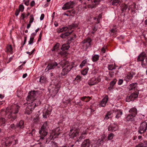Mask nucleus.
I'll list each match as a JSON object with an SVG mask.
<instances>
[{"label": "nucleus", "instance_id": "obj_33", "mask_svg": "<svg viewBox=\"0 0 147 147\" xmlns=\"http://www.w3.org/2000/svg\"><path fill=\"white\" fill-rule=\"evenodd\" d=\"M78 26V24L74 23L71 25H69L68 27L69 29L71 30L74 28L77 27Z\"/></svg>", "mask_w": 147, "mask_h": 147}, {"label": "nucleus", "instance_id": "obj_41", "mask_svg": "<svg viewBox=\"0 0 147 147\" xmlns=\"http://www.w3.org/2000/svg\"><path fill=\"white\" fill-rule=\"evenodd\" d=\"M108 68L109 70H112L115 69V68L113 64L109 65L108 66Z\"/></svg>", "mask_w": 147, "mask_h": 147}, {"label": "nucleus", "instance_id": "obj_14", "mask_svg": "<svg viewBox=\"0 0 147 147\" xmlns=\"http://www.w3.org/2000/svg\"><path fill=\"white\" fill-rule=\"evenodd\" d=\"M146 57V54L144 52L141 53L138 56L137 58V61H142V60L144 59Z\"/></svg>", "mask_w": 147, "mask_h": 147}, {"label": "nucleus", "instance_id": "obj_20", "mask_svg": "<svg viewBox=\"0 0 147 147\" xmlns=\"http://www.w3.org/2000/svg\"><path fill=\"white\" fill-rule=\"evenodd\" d=\"M134 116H132V115L129 114L126 117V120L127 121H131V122L134 123Z\"/></svg>", "mask_w": 147, "mask_h": 147}, {"label": "nucleus", "instance_id": "obj_62", "mask_svg": "<svg viewBox=\"0 0 147 147\" xmlns=\"http://www.w3.org/2000/svg\"><path fill=\"white\" fill-rule=\"evenodd\" d=\"M24 9V5H20L19 6V9Z\"/></svg>", "mask_w": 147, "mask_h": 147}, {"label": "nucleus", "instance_id": "obj_52", "mask_svg": "<svg viewBox=\"0 0 147 147\" xmlns=\"http://www.w3.org/2000/svg\"><path fill=\"white\" fill-rule=\"evenodd\" d=\"M34 39V37H32L30 38L29 41V44L30 45L33 43V41Z\"/></svg>", "mask_w": 147, "mask_h": 147}, {"label": "nucleus", "instance_id": "obj_2", "mask_svg": "<svg viewBox=\"0 0 147 147\" xmlns=\"http://www.w3.org/2000/svg\"><path fill=\"white\" fill-rule=\"evenodd\" d=\"M59 64L63 67H64L61 73V75L62 76H64L67 75L74 67V63L69 62L68 61H65L60 62Z\"/></svg>", "mask_w": 147, "mask_h": 147}, {"label": "nucleus", "instance_id": "obj_48", "mask_svg": "<svg viewBox=\"0 0 147 147\" xmlns=\"http://www.w3.org/2000/svg\"><path fill=\"white\" fill-rule=\"evenodd\" d=\"M113 133L110 134L108 136V139L109 140H111L113 137Z\"/></svg>", "mask_w": 147, "mask_h": 147}, {"label": "nucleus", "instance_id": "obj_63", "mask_svg": "<svg viewBox=\"0 0 147 147\" xmlns=\"http://www.w3.org/2000/svg\"><path fill=\"white\" fill-rule=\"evenodd\" d=\"M35 4V2L34 1H32L30 3V5L32 7L34 6Z\"/></svg>", "mask_w": 147, "mask_h": 147}, {"label": "nucleus", "instance_id": "obj_28", "mask_svg": "<svg viewBox=\"0 0 147 147\" xmlns=\"http://www.w3.org/2000/svg\"><path fill=\"white\" fill-rule=\"evenodd\" d=\"M6 49H7L6 52H9L11 54L13 53V52L12 51V48L11 45H7L6 47Z\"/></svg>", "mask_w": 147, "mask_h": 147}, {"label": "nucleus", "instance_id": "obj_3", "mask_svg": "<svg viewBox=\"0 0 147 147\" xmlns=\"http://www.w3.org/2000/svg\"><path fill=\"white\" fill-rule=\"evenodd\" d=\"M80 125V123L78 122L74 125L72 127V129H70L69 134V136L72 138L76 137L79 134V132L78 130V127Z\"/></svg>", "mask_w": 147, "mask_h": 147}, {"label": "nucleus", "instance_id": "obj_55", "mask_svg": "<svg viewBox=\"0 0 147 147\" xmlns=\"http://www.w3.org/2000/svg\"><path fill=\"white\" fill-rule=\"evenodd\" d=\"M24 10H16V11L15 13V15L16 16H18L20 11H21L22 12Z\"/></svg>", "mask_w": 147, "mask_h": 147}, {"label": "nucleus", "instance_id": "obj_22", "mask_svg": "<svg viewBox=\"0 0 147 147\" xmlns=\"http://www.w3.org/2000/svg\"><path fill=\"white\" fill-rule=\"evenodd\" d=\"M100 1V0H94V4H93L92 5H88V7L90 8H94L95 7L98 5V3Z\"/></svg>", "mask_w": 147, "mask_h": 147}, {"label": "nucleus", "instance_id": "obj_7", "mask_svg": "<svg viewBox=\"0 0 147 147\" xmlns=\"http://www.w3.org/2000/svg\"><path fill=\"white\" fill-rule=\"evenodd\" d=\"M100 79L98 78L94 77L89 80L88 84L90 86H92L97 84L100 81Z\"/></svg>", "mask_w": 147, "mask_h": 147}, {"label": "nucleus", "instance_id": "obj_8", "mask_svg": "<svg viewBox=\"0 0 147 147\" xmlns=\"http://www.w3.org/2000/svg\"><path fill=\"white\" fill-rule=\"evenodd\" d=\"M138 93L134 92L130 96H127L126 98V101L127 102H129L131 101H133L138 96Z\"/></svg>", "mask_w": 147, "mask_h": 147}, {"label": "nucleus", "instance_id": "obj_15", "mask_svg": "<svg viewBox=\"0 0 147 147\" xmlns=\"http://www.w3.org/2000/svg\"><path fill=\"white\" fill-rule=\"evenodd\" d=\"M13 141L14 142V144H16L17 143V141L16 140H13V138H9L5 142V144L7 146H9L10 144L12 143Z\"/></svg>", "mask_w": 147, "mask_h": 147}, {"label": "nucleus", "instance_id": "obj_64", "mask_svg": "<svg viewBox=\"0 0 147 147\" xmlns=\"http://www.w3.org/2000/svg\"><path fill=\"white\" fill-rule=\"evenodd\" d=\"M44 14H42L40 16V19L41 20H42L43 19L44 17Z\"/></svg>", "mask_w": 147, "mask_h": 147}, {"label": "nucleus", "instance_id": "obj_4", "mask_svg": "<svg viewBox=\"0 0 147 147\" xmlns=\"http://www.w3.org/2000/svg\"><path fill=\"white\" fill-rule=\"evenodd\" d=\"M47 127V121H45L41 128L39 133L40 135V139H43L44 137L46 136L47 134L46 131V128Z\"/></svg>", "mask_w": 147, "mask_h": 147}, {"label": "nucleus", "instance_id": "obj_57", "mask_svg": "<svg viewBox=\"0 0 147 147\" xmlns=\"http://www.w3.org/2000/svg\"><path fill=\"white\" fill-rule=\"evenodd\" d=\"M30 0H24V4L26 5H28L29 4Z\"/></svg>", "mask_w": 147, "mask_h": 147}, {"label": "nucleus", "instance_id": "obj_39", "mask_svg": "<svg viewBox=\"0 0 147 147\" xmlns=\"http://www.w3.org/2000/svg\"><path fill=\"white\" fill-rule=\"evenodd\" d=\"M105 136H102L101 138L99 139L98 140V141L100 142V144H101L102 143H103L104 141H105Z\"/></svg>", "mask_w": 147, "mask_h": 147}, {"label": "nucleus", "instance_id": "obj_35", "mask_svg": "<svg viewBox=\"0 0 147 147\" xmlns=\"http://www.w3.org/2000/svg\"><path fill=\"white\" fill-rule=\"evenodd\" d=\"M67 12L69 14V16H74V14L76 13V12L74 10H68L67 11Z\"/></svg>", "mask_w": 147, "mask_h": 147}, {"label": "nucleus", "instance_id": "obj_11", "mask_svg": "<svg viewBox=\"0 0 147 147\" xmlns=\"http://www.w3.org/2000/svg\"><path fill=\"white\" fill-rule=\"evenodd\" d=\"M58 64L55 62L54 63H50L48 65L46 69H48V71L50 69H54L56 66H57L58 68H59L60 66H58Z\"/></svg>", "mask_w": 147, "mask_h": 147}, {"label": "nucleus", "instance_id": "obj_1", "mask_svg": "<svg viewBox=\"0 0 147 147\" xmlns=\"http://www.w3.org/2000/svg\"><path fill=\"white\" fill-rule=\"evenodd\" d=\"M20 109V107L18 105H14L12 106L6 108L5 112L8 117L12 120H15L16 118V115L17 113Z\"/></svg>", "mask_w": 147, "mask_h": 147}, {"label": "nucleus", "instance_id": "obj_60", "mask_svg": "<svg viewBox=\"0 0 147 147\" xmlns=\"http://www.w3.org/2000/svg\"><path fill=\"white\" fill-rule=\"evenodd\" d=\"M60 44L58 43H57L54 46V47L56 49L58 48Z\"/></svg>", "mask_w": 147, "mask_h": 147}, {"label": "nucleus", "instance_id": "obj_32", "mask_svg": "<svg viewBox=\"0 0 147 147\" xmlns=\"http://www.w3.org/2000/svg\"><path fill=\"white\" fill-rule=\"evenodd\" d=\"M90 98V97L89 96H84L81 97V99L83 101L87 102L89 101Z\"/></svg>", "mask_w": 147, "mask_h": 147}, {"label": "nucleus", "instance_id": "obj_42", "mask_svg": "<svg viewBox=\"0 0 147 147\" xmlns=\"http://www.w3.org/2000/svg\"><path fill=\"white\" fill-rule=\"evenodd\" d=\"M87 134V132L86 131H83L82 133L80 136L83 139H84L85 138L86 135Z\"/></svg>", "mask_w": 147, "mask_h": 147}, {"label": "nucleus", "instance_id": "obj_45", "mask_svg": "<svg viewBox=\"0 0 147 147\" xmlns=\"http://www.w3.org/2000/svg\"><path fill=\"white\" fill-rule=\"evenodd\" d=\"M111 113L110 112H108L105 115V119H107L110 118V116L111 115Z\"/></svg>", "mask_w": 147, "mask_h": 147}, {"label": "nucleus", "instance_id": "obj_34", "mask_svg": "<svg viewBox=\"0 0 147 147\" xmlns=\"http://www.w3.org/2000/svg\"><path fill=\"white\" fill-rule=\"evenodd\" d=\"M99 56L98 55H95L92 57V61L93 62H95L99 59Z\"/></svg>", "mask_w": 147, "mask_h": 147}, {"label": "nucleus", "instance_id": "obj_59", "mask_svg": "<svg viewBox=\"0 0 147 147\" xmlns=\"http://www.w3.org/2000/svg\"><path fill=\"white\" fill-rule=\"evenodd\" d=\"M114 75V72L113 71H109V75L111 78L113 77Z\"/></svg>", "mask_w": 147, "mask_h": 147}, {"label": "nucleus", "instance_id": "obj_13", "mask_svg": "<svg viewBox=\"0 0 147 147\" xmlns=\"http://www.w3.org/2000/svg\"><path fill=\"white\" fill-rule=\"evenodd\" d=\"M109 98L108 95H106L101 101L100 103V105L102 107H105L106 103L107 102Z\"/></svg>", "mask_w": 147, "mask_h": 147}, {"label": "nucleus", "instance_id": "obj_9", "mask_svg": "<svg viewBox=\"0 0 147 147\" xmlns=\"http://www.w3.org/2000/svg\"><path fill=\"white\" fill-rule=\"evenodd\" d=\"M30 102H29L27 104L28 106L26 109L25 112V113L28 115L30 114L32 112V111L34 110L35 107L31 103H30Z\"/></svg>", "mask_w": 147, "mask_h": 147}, {"label": "nucleus", "instance_id": "obj_44", "mask_svg": "<svg viewBox=\"0 0 147 147\" xmlns=\"http://www.w3.org/2000/svg\"><path fill=\"white\" fill-rule=\"evenodd\" d=\"M49 113L47 111H45L44 112L43 114V117L44 118H47V116L48 115H49Z\"/></svg>", "mask_w": 147, "mask_h": 147}, {"label": "nucleus", "instance_id": "obj_46", "mask_svg": "<svg viewBox=\"0 0 147 147\" xmlns=\"http://www.w3.org/2000/svg\"><path fill=\"white\" fill-rule=\"evenodd\" d=\"M10 129H15L17 128L16 127V126H15V125L14 124H11L9 127Z\"/></svg>", "mask_w": 147, "mask_h": 147}, {"label": "nucleus", "instance_id": "obj_21", "mask_svg": "<svg viewBox=\"0 0 147 147\" xmlns=\"http://www.w3.org/2000/svg\"><path fill=\"white\" fill-rule=\"evenodd\" d=\"M135 147H147V141L143 140Z\"/></svg>", "mask_w": 147, "mask_h": 147}, {"label": "nucleus", "instance_id": "obj_40", "mask_svg": "<svg viewBox=\"0 0 147 147\" xmlns=\"http://www.w3.org/2000/svg\"><path fill=\"white\" fill-rule=\"evenodd\" d=\"M117 82V80L116 79H114L110 83V85L112 86L113 87Z\"/></svg>", "mask_w": 147, "mask_h": 147}, {"label": "nucleus", "instance_id": "obj_54", "mask_svg": "<svg viewBox=\"0 0 147 147\" xmlns=\"http://www.w3.org/2000/svg\"><path fill=\"white\" fill-rule=\"evenodd\" d=\"M111 33H113L114 34H116V33L117 32V30L116 28H112L111 30Z\"/></svg>", "mask_w": 147, "mask_h": 147}, {"label": "nucleus", "instance_id": "obj_43", "mask_svg": "<svg viewBox=\"0 0 147 147\" xmlns=\"http://www.w3.org/2000/svg\"><path fill=\"white\" fill-rule=\"evenodd\" d=\"M88 68L87 67L86 68H85L82 71V74L84 75H85L87 74L88 73Z\"/></svg>", "mask_w": 147, "mask_h": 147}, {"label": "nucleus", "instance_id": "obj_56", "mask_svg": "<svg viewBox=\"0 0 147 147\" xmlns=\"http://www.w3.org/2000/svg\"><path fill=\"white\" fill-rule=\"evenodd\" d=\"M13 57V56L12 57H10L8 59H7V60H7V62H6L7 63H8L10 61H11L12 60Z\"/></svg>", "mask_w": 147, "mask_h": 147}, {"label": "nucleus", "instance_id": "obj_31", "mask_svg": "<svg viewBox=\"0 0 147 147\" xmlns=\"http://www.w3.org/2000/svg\"><path fill=\"white\" fill-rule=\"evenodd\" d=\"M73 31H72L70 33L68 32H65L64 33L60 35V37L63 38H65L67 36L69 35L70 34H71Z\"/></svg>", "mask_w": 147, "mask_h": 147}, {"label": "nucleus", "instance_id": "obj_36", "mask_svg": "<svg viewBox=\"0 0 147 147\" xmlns=\"http://www.w3.org/2000/svg\"><path fill=\"white\" fill-rule=\"evenodd\" d=\"M141 61V65L143 67H144L147 66V60L145 59V60L144 59Z\"/></svg>", "mask_w": 147, "mask_h": 147}, {"label": "nucleus", "instance_id": "obj_38", "mask_svg": "<svg viewBox=\"0 0 147 147\" xmlns=\"http://www.w3.org/2000/svg\"><path fill=\"white\" fill-rule=\"evenodd\" d=\"M87 60L86 59H85L83 61L80 65V67L81 68H82V67L85 65V64L87 63Z\"/></svg>", "mask_w": 147, "mask_h": 147}, {"label": "nucleus", "instance_id": "obj_17", "mask_svg": "<svg viewBox=\"0 0 147 147\" xmlns=\"http://www.w3.org/2000/svg\"><path fill=\"white\" fill-rule=\"evenodd\" d=\"M90 144V141L89 139H86L82 143L81 147H89Z\"/></svg>", "mask_w": 147, "mask_h": 147}, {"label": "nucleus", "instance_id": "obj_58", "mask_svg": "<svg viewBox=\"0 0 147 147\" xmlns=\"http://www.w3.org/2000/svg\"><path fill=\"white\" fill-rule=\"evenodd\" d=\"M123 82V80L121 79H119L118 82V84L119 85H121Z\"/></svg>", "mask_w": 147, "mask_h": 147}, {"label": "nucleus", "instance_id": "obj_18", "mask_svg": "<svg viewBox=\"0 0 147 147\" xmlns=\"http://www.w3.org/2000/svg\"><path fill=\"white\" fill-rule=\"evenodd\" d=\"M118 129V126L117 125L114 124L113 125H110L108 127V129L109 131H115Z\"/></svg>", "mask_w": 147, "mask_h": 147}, {"label": "nucleus", "instance_id": "obj_25", "mask_svg": "<svg viewBox=\"0 0 147 147\" xmlns=\"http://www.w3.org/2000/svg\"><path fill=\"white\" fill-rule=\"evenodd\" d=\"M16 127L17 128L22 129L24 127V122L22 120L20 121L16 125Z\"/></svg>", "mask_w": 147, "mask_h": 147}, {"label": "nucleus", "instance_id": "obj_16", "mask_svg": "<svg viewBox=\"0 0 147 147\" xmlns=\"http://www.w3.org/2000/svg\"><path fill=\"white\" fill-rule=\"evenodd\" d=\"M129 112L130 113L129 114L132 115V116H134V117H135L137 114V109L135 107H133L130 109L129 111Z\"/></svg>", "mask_w": 147, "mask_h": 147}, {"label": "nucleus", "instance_id": "obj_37", "mask_svg": "<svg viewBox=\"0 0 147 147\" xmlns=\"http://www.w3.org/2000/svg\"><path fill=\"white\" fill-rule=\"evenodd\" d=\"M113 5H117L119 2V0H111Z\"/></svg>", "mask_w": 147, "mask_h": 147}, {"label": "nucleus", "instance_id": "obj_27", "mask_svg": "<svg viewBox=\"0 0 147 147\" xmlns=\"http://www.w3.org/2000/svg\"><path fill=\"white\" fill-rule=\"evenodd\" d=\"M137 83H133L131 84L128 87V89L129 90H132L136 88L137 86Z\"/></svg>", "mask_w": 147, "mask_h": 147}, {"label": "nucleus", "instance_id": "obj_23", "mask_svg": "<svg viewBox=\"0 0 147 147\" xmlns=\"http://www.w3.org/2000/svg\"><path fill=\"white\" fill-rule=\"evenodd\" d=\"M61 133V131L60 130L59 128L58 127L55 130V132L54 133H52V135L53 136H55L56 137L58 136L59 134Z\"/></svg>", "mask_w": 147, "mask_h": 147}, {"label": "nucleus", "instance_id": "obj_50", "mask_svg": "<svg viewBox=\"0 0 147 147\" xmlns=\"http://www.w3.org/2000/svg\"><path fill=\"white\" fill-rule=\"evenodd\" d=\"M98 18L97 19V22L96 23L97 24L99 23L100 22V19L102 17V15L101 14H100L98 16Z\"/></svg>", "mask_w": 147, "mask_h": 147}, {"label": "nucleus", "instance_id": "obj_53", "mask_svg": "<svg viewBox=\"0 0 147 147\" xmlns=\"http://www.w3.org/2000/svg\"><path fill=\"white\" fill-rule=\"evenodd\" d=\"M67 54V53L65 51H61L59 52V54L61 55L62 56H64L66 55Z\"/></svg>", "mask_w": 147, "mask_h": 147}, {"label": "nucleus", "instance_id": "obj_12", "mask_svg": "<svg viewBox=\"0 0 147 147\" xmlns=\"http://www.w3.org/2000/svg\"><path fill=\"white\" fill-rule=\"evenodd\" d=\"M113 113L114 115H115V118L118 119L122 114V112L121 110L116 109L113 111Z\"/></svg>", "mask_w": 147, "mask_h": 147}, {"label": "nucleus", "instance_id": "obj_29", "mask_svg": "<svg viewBox=\"0 0 147 147\" xmlns=\"http://www.w3.org/2000/svg\"><path fill=\"white\" fill-rule=\"evenodd\" d=\"M70 47L69 45L68 44H63L61 48V49L63 51L68 50Z\"/></svg>", "mask_w": 147, "mask_h": 147}, {"label": "nucleus", "instance_id": "obj_51", "mask_svg": "<svg viewBox=\"0 0 147 147\" xmlns=\"http://www.w3.org/2000/svg\"><path fill=\"white\" fill-rule=\"evenodd\" d=\"M30 20H29V22L30 23H31L33 22V21L34 20V17L33 16V15H31L30 16Z\"/></svg>", "mask_w": 147, "mask_h": 147}, {"label": "nucleus", "instance_id": "obj_6", "mask_svg": "<svg viewBox=\"0 0 147 147\" xmlns=\"http://www.w3.org/2000/svg\"><path fill=\"white\" fill-rule=\"evenodd\" d=\"M147 129V123L144 121L141 123L138 131V133L140 134L145 133Z\"/></svg>", "mask_w": 147, "mask_h": 147}, {"label": "nucleus", "instance_id": "obj_19", "mask_svg": "<svg viewBox=\"0 0 147 147\" xmlns=\"http://www.w3.org/2000/svg\"><path fill=\"white\" fill-rule=\"evenodd\" d=\"M32 104L35 107L36 106H38L40 105L41 104V102L40 100L38 98H36L34 100L31 102Z\"/></svg>", "mask_w": 147, "mask_h": 147}, {"label": "nucleus", "instance_id": "obj_5", "mask_svg": "<svg viewBox=\"0 0 147 147\" xmlns=\"http://www.w3.org/2000/svg\"><path fill=\"white\" fill-rule=\"evenodd\" d=\"M36 93L37 92L34 91L30 92L29 93V95L26 98L27 101L31 102L34 100L36 99Z\"/></svg>", "mask_w": 147, "mask_h": 147}, {"label": "nucleus", "instance_id": "obj_47", "mask_svg": "<svg viewBox=\"0 0 147 147\" xmlns=\"http://www.w3.org/2000/svg\"><path fill=\"white\" fill-rule=\"evenodd\" d=\"M5 122V119L3 118H0V126L2 124H4Z\"/></svg>", "mask_w": 147, "mask_h": 147}, {"label": "nucleus", "instance_id": "obj_24", "mask_svg": "<svg viewBox=\"0 0 147 147\" xmlns=\"http://www.w3.org/2000/svg\"><path fill=\"white\" fill-rule=\"evenodd\" d=\"M91 42V40L90 38H88L84 40L82 42V43L84 44L85 43H87V46L88 47L90 45V42Z\"/></svg>", "mask_w": 147, "mask_h": 147}, {"label": "nucleus", "instance_id": "obj_30", "mask_svg": "<svg viewBox=\"0 0 147 147\" xmlns=\"http://www.w3.org/2000/svg\"><path fill=\"white\" fill-rule=\"evenodd\" d=\"M47 78L43 76H41L39 80V82L41 83H44L47 82Z\"/></svg>", "mask_w": 147, "mask_h": 147}, {"label": "nucleus", "instance_id": "obj_10", "mask_svg": "<svg viewBox=\"0 0 147 147\" xmlns=\"http://www.w3.org/2000/svg\"><path fill=\"white\" fill-rule=\"evenodd\" d=\"M75 3L74 1H70L65 3L62 7V9H69L72 8L74 6Z\"/></svg>", "mask_w": 147, "mask_h": 147}, {"label": "nucleus", "instance_id": "obj_49", "mask_svg": "<svg viewBox=\"0 0 147 147\" xmlns=\"http://www.w3.org/2000/svg\"><path fill=\"white\" fill-rule=\"evenodd\" d=\"M68 29V27H63L61 29V31L60 32H62L63 31H66Z\"/></svg>", "mask_w": 147, "mask_h": 147}, {"label": "nucleus", "instance_id": "obj_26", "mask_svg": "<svg viewBox=\"0 0 147 147\" xmlns=\"http://www.w3.org/2000/svg\"><path fill=\"white\" fill-rule=\"evenodd\" d=\"M133 74L131 73H128L125 78V80L126 81H129L133 77Z\"/></svg>", "mask_w": 147, "mask_h": 147}, {"label": "nucleus", "instance_id": "obj_61", "mask_svg": "<svg viewBox=\"0 0 147 147\" xmlns=\"http://www.w3.org/2000/svg\"><path fill=\"white\" fill-rule=\"evenodd\" d=\"M42 35V33L41 32L39 34V36L38 39V41H39L41 40V38Z\"/></svg>", "mask_w": 147, "mask_h": 147}]
</instances>
